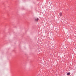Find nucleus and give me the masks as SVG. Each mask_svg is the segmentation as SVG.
<instances>
[{"instance_id": "7ed1b4c3", "label": "nucleus", "mask_w": 76, "mask_h": 76, "mask_svg": "<svg viewBox=\"0 0 76 76\" xmlns=\"http://www.w3.org/2000/svg\"><path fill=\"white\" fill-rule=\"evenodd\" d=\"M59 15H60V16H61L62 15V13H61V12L60 13Z\"/></svg>"}, {"instance_id": "f03ea898", "label": "nucleus", "mask_w": 76, "mask_h": 76, "mask_svg": "<svg viewBox=\"0 0 76 76\" xmlns=\"http://www.w3.org/2000/svg\"><path fill=\"white\" fill-rule=\"evenodd\" d=\"M70 75V72L68 73L67 74V76H69V75Z\"/></svg>"}, {"instance_id": "f257e3e1", "label": "nucleus", "mask_w": 76, "mask_h": 76, "mask_svg": "<svg viewBox=\"0 0 76 76\" xmlns=\"http://www.w3.org/2000/svg\"><path fill=\"white\" fill-rule=\"evenodd\" d=\"M38 20H39V19L38 18H36L35 19V20L36 21H38Z\"/></svg>"}]
</instances>
